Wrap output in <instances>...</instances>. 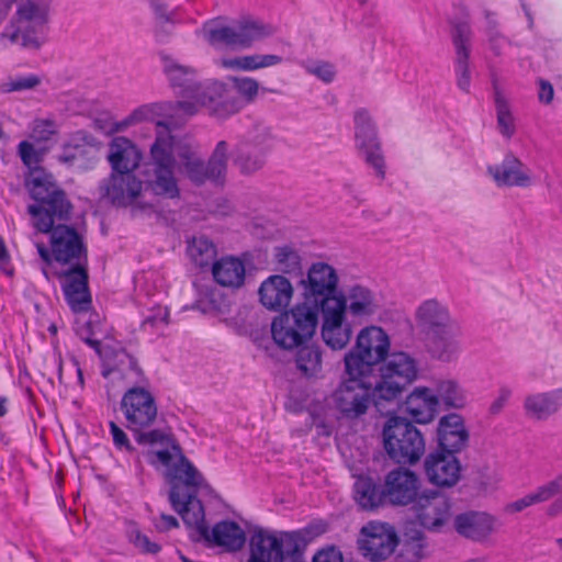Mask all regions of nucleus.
<instances>
[{
    "mask_svg": "<svg viewBox=\"0 0 562 562\" xmlns=\"http://www.w3.org/2000/svg\"><path fill=\"white\" fill-rule=\"evenodd\" d=\"M227 151V144L224 140L217 143L207 164V171L211 179H217L225 172L228 160Z\"/></svg>",
    "mask_w": 562,
    "mask_h": 562,
    "instance_id": "obj_53",
    "label": "nucleus"
},
{
    "mask_svg": "<svg viewBox=\"0 0 562 562\" xmlns=\"http://www.w3.org/2000/svg\"><path fill=\"white\" fill-rule=\"evenodd\" d=\"M319 316L308 307L296 303L290 310L273 317L270 331L273 342L283 350H293L315 335Z\"/></svg>",
    "mask_w": 562,
    "mask_h": 562,
    "instance_id": "obj_8",
    "label": "nucleus"
},
{
    "mask_svg": "<svg viewBox=\"0 0 562 562\" xmlns=\"http://www.w3.org/2000/svg\"><path fill=\"white\" fill-rule=\"evenodd\" d=\"M313 562H342V555L335 548H328L319 551L314 557Z\"/></svg>",
    "mask_w": 562,
    "mask_h": 562,
    "instance_id": "obj_60",
    "label": "nucleus"
},
{
    "mask_svg": "<svg viewBox=\"0 0 562 562\" xmlns=\"http://www.w3.org/2000/svg\"><path fill=\"white\" fill-rule=\"evenodd\" d=\"M233 88L247 103H251L259 94V81L248 76H235L229 79Z\"/></svg>",
    "mask_w": 562,
    "mask_h": 562,
    "instance_id": "obj_51",
    "label": "nucleus"
},
{
    "mask_svg": "<svg viewBox=\"0 0 562 562\" xmlns=\"http://www.w3.org/2000/svg\"><path fill=\"white\" fill-rule=\"evenodd\" d=\"M383 443L390 458L398 463H415L425 451L420 431L400 417H392L384 425Z\"/></svg>",
    "mask_w": 562,
    "mask_h": 562,
    "instance_id": "obj_10",
    "label": "nucleus"
},
{
    "mask_svg": "<svg viewBox=\"0 0 562 562\" xmlns=\"http://www.w3.org/2000/svg\"><path fill=\"white\" fill-rule=\"evenodd\" d=\"M539 100L543 103H550L553 99V87L548 81H540Z\"/></svg>",
    "mask_w": 562,
    "mask_h": 562,
    "instance_id": "obj_63",
    "label": "nucleus"
},
{
    "mask_svg": "<svg viewBox=\"0 0 562 562\" xmlns=\"http://www.w3.org/2000/svg\"><path fill=\"white\" fill-rule=\"evenodd\" d=\"M201 476L203 475L201 474ZM166 479L172 484L169 493V502L172 508L181 516L188 528L193 529L201 538L209 539L210 535L205 522L204 507L195 496V492L190 491L203 487L205 481H202L200 485H189L180 480H172L168 476Z\"/></svg>",
    "mask_w": 562,
    "mask_h": 562,
    "instance_id": "obj_12",
    "label": "nucleus"
},
{
    "mask_svg": "<svg viewBox=\"0 0 562 562\" xmlns=\"http://www.w3.org/2000/svg\"><path fill=\"white\" fill-rule=\"evenodd\" d=\"M177 158L184 173L195 183L211 179L207 166L199 157L195 148L178 138L165 124H158L157 137L149 148V158L145 165V176L149 189L168 199L179 195L176 178Z\"/></svg>",
    "mask_w": 562,
    "mask_h": 562,
    "instance_id": "obj_3",
    "label": "nucleus"
},
{
    "mask_svg": "<svg viewBox=\"0 0 562 562\" xmlns=\"http://www.w3.org/2000/svg\"><path fill=\"white\" fill-rule=\"evenodd\" d=\"M162 70L170 85L179 89L183 100L178 101L175 111L183 116L196 114L202 106L214 102L215 97L225 90V85L217 80H198V70L179 60L162 56Z\"/></svg>",
    "mask_w": 562,
    "mask_h": 562,
    "instance_id": "obj_5",
    "label": "nucleus"
},
{
    "mask_svg": "<svg viewBox=\"0 0 562 562\" xmlns=\"http://www.w3.org/2000/svg\"><path fill=\"white\" fill-rule=\"evenodd\" d=\"M379 375L374 383L371 375H352L344 368L345 378L334 391L331 398L336 409L348 419L364 415L372 397L392 402L419 376L418 361L411 355L398 351L379 367Z\"/></svg>",
    "mask_w": 562,
    "mask_h": 562,
    "instance_id": "obj_2",
    "label": "nucleus"
},
{
    "mask_svg": "<svg viewBox=\"0 0 562 562\" xmlns=\"http://www.w3.org/2000/svg\"><path fill=\"white\" fill-rule=\"evenodd\" d=\"M42 83V78L35 74L10 76L0 82V93L35 90Z\"/></svg>",
    "mask_w": 562,
    "mask_h": 562,
    "instance_id": "obj_46",
    "label": "nucleus"
},
{
    "mask_svg": "<svg viewBox=\"0 0 562 562\" xmlns=\"http://www.w3.org/2000/svg\"><path fill=\"white\" fill-rule=\"evenodd\" d=\"M486 175L501 189H526L535 184L531 169L513 153L506 154L497 164L487 165Z\"/></svg>",
    "mask_w": 562,
    "mask_h": 562,
    "instance_id": "obj_20",
    "label": "nucleus"
},
{
    "mask_svg": "<svg viewBox=\"0 0 562 562\" xmlns=\"http://www.w3.org/2000/svg\"><path fill=\"white\" fill-rule=\"evenodd\" d=\"M169 324V311L167 307L156 306L149 311L143 322V328L153 333L162 331Z\"/></svg>",
    "mask_w": 562,
    "mask_h": 562,
    "instance_id": "obj_55",
    "label": "nucleus"
},
{
    "mask_svg": "<svg viewBox=\"0 0 562 562\" xmlns=\"http://www.w3.org/2000/svg\"><path fill=\"white\" fill-rule=\"evenodd\" d=\"M195 35L211 46L226 45L234 48V23L228 24L224 16L207 20L195 31Z\"/></svg>",
    "mask_w": 562,
    "mask_h": 562,
    "instance_id": "obj_38",
    "label": "nucleus"
},
{
    "mask_svg": "<svg viewBox=\"0 0 562 562\" xmlns=\"http://www.w3.org/2000/svg\"><path fill=\"white\" fill-rule=\"evenodd\" d=\"M160 521H161V524L158 525V528L161 530H169V529L179 527V522H178L177 518H175L173 516H170V515L161 514Z\"/></svg>",
    "mask_w": 562,
    "mask_h": 562,
    "instance_id": "obj_64",
    "label": "nucleus"
},
{
    "mask_svg": "<svg viewBox=\"0 0 562 562\" xmlns=\"http://www.w3.org/2000/svg\"><path fill=\"white\" fill-rule=\"evenodd\" d=\"M438 405L447 408L463 409L469 404L467 391L454 380H441L437 382L435 390Z\"/></svg>",
    "mask_w": 562,
    "mask_h": 562,
    "instance_id": "obj_42",
    "label": "nucleus"
},
{
    "mask_svg": "<svg viewBox=\"0 0 562 562\" xmlns=\"http://www.w3.org/2000/svg\"><path fill=\"white\" fill-rule=\"evenodd\" d=\"M453 527L460 536L483 543L498 530L499 520L490 513L470 510L457 515Z\"/></svg>",
    "mask_w": 562,
    "mask_h": 562,
    "instance_id": "obj_22",
    "label": "nucleus"
},
{
    "mask_svg": "<svg viewBox=\"0 0 562 562\" xmlns=\"http://www.w3.org/2000/svg\"><path fill=\"white\" fill-rule=\"evenodd\" d=\"M109 427L113 443L116 449L123 452L132 453L134 451V447L132 446L126 432L114 422H110Z\"/></svg>",
    "mask_w": 562,
    "mask_h": 562,
    "instance_id": "obj_56",
    "label": "nucleus"
},
{
    "mask_svg": "<svg viewBox=\"0 0 562 562\" xmlns=\"http://www.w3.org/2000/svg\"><path fill=\"white\" fill-rule=\"evenodd\" d=\"M414 321L416 328L425 336L457 323L448 306L437 299L423 301L414 312Z\"/></svg>",
    "mask_w": 562,
    "mask_h": 562,
    "instance_id": "obj_28",
    "label": "nucleus"
},
{
    "mask_svg": "<svg viewBox=\"0 0 562 562\" xmlns=\"http://www.w3.org/2000/svg\"><path fill=\"white\" fill-rule=\"evenodd\" d=\"M103 361L102 374L112 380H122L126 384L145 382L142 369L136 360L116 341H105L98 348Z\"/></svg>",
    "mask_w": 562,
    "mask_h": 562,
    "instance_id": "obj_17",
    "label": "nucleus"
},
{
    "mask_svg": "<svg viewBox=\"0 0 562 562\" xmlns=\"http://www.w3.org/2000/svg\"><path fill=\"white\" fill-rule=\"evenodd\" d=\"M494 101L498 132L504 138L510 139L516 133V119L512 112L509 102L498 90L495 91Z\"/></svg>",
    "mask_w": 562,
    "mask_h": 562,
    "instance_id": "obj_43",
    "label": "nucleus"
},
{
    "mask_svg": "<svg viewBox=\"0 0 562 562\" xmlns=\"http://www.w3.org/2000/svg\"><path fill=\"white\" fill-rule=\"evenodd\" d=\"M452 40L456 48L457 86L463 92L469 93L471 88L469 59L472 40V32L470 27L467 24L458 25L453 32Z\"/></svg>",
    "mask_w": 562,
    "mask_h": 562,
    "instance_id": "obj_30",
    "label": "nucleus"
},
{
    "mask_svg": "<svg viewBox=\"0 0 562 562\" xmlns=\"http://www.w3.org/2000/svg\"><path fill=\"white\" fill-rule=\"evenodd\" d=\"M188 254L195 265L204 267L213 261L216 251L214 245L207 238L198 237L189 244Z\"/></svg>",
    "mask_w": 562,
    "mask_h": 562,
    "instance_id": "obj_48",
    "label": "nucleus"
},
{
    "mask_svg": "<svg viewBox=\"0 0 562 562\" xmlns=\"http://www.w3.org/2000/svg\"><path fill=\"white\" fill-rule=\"evenodd\" d=\"M0 269L8 276L12 274V268L10 266V257L4 246V243L0 238Z\"/></svg>",
    "mask_w": 562,
    "mask_h": 562,
    "instance_id": "obj_62",
    "label": "nucleus"
},
{
    "mask_svg": "<svg viewBox=\"0 0 562 562\" xmlns=\"http://www.w3.org/2000/svg\"><path fill=\"white\" fill-rule=\"evenodd\" d=\"M425 472L430 483L441 487H451L461 477V463L456 453L440 449L426 458Z\"/></svg>",
    "mask_w": 562,
    "mask_h": 562,
    "instance_id": "obj_24",
    "label": "nucleus"
},
{
    "mask_svg": "<svg viewBox=\"0 0 562 562\" xmlns=\"http://www.w3.org/2000/svg\"><path fill=\"white\" fill-rule=\"evenodd\" d=\"M249 562H304L292 535L259 531L251 537Z\"/></svg>",
    "mask_w": 562,
    "mask_h": 562,
    "instance_id": "obj_13",
    "label": "nucleus"
},
{
    "mask_svg": "<svg viewBox=\"0 0 562 562\" xmlns=\"http://www.w3.org/2000/svg\"><path fill=\"white\" fill-rule=\"evenodd\" d=\"M462 328L457 322L426 337V348L430 357L439 362L451 363L458 360L461 346Z\"/></svg>",
    "mask_w": 562,
    "mask_h": 562,
    "instance_id": "obj_23",
    "label": "nucleus"
},
{
    "mask_svg": "<svg viewBox=\"0 0 562 562\" xmlns=\"http://www.w3.org/2000/svg\"><path fill=\"white\" fill-rule=\"evenodd\" d=\"M283 63V57L277 54H249L222 56L214 59V65L224 70L252 72L272 68Z\"/></svg>",
    "mask_w": 562,
    "mask_h": 562,
    "instance_id": "obj_31",
    "label": "nucleus"
},
{
    "mask_svg": "<svg viewBox=\"0 0 562 562\" xmlns=\"http://www.w3.org/2000/svg\"><path fill=\"white\" fill-rule=\"evenodd\" d=\"M120 411L128 430L144 448V457L165 476L189 485L202 484L200 471L183 456L172 435L164 429L150 428L158 416L155 395L146 381L131 386L122 395Z\"/></svg>",
    "mask_w": 562,
    "mask_h": 562,
    "instance_id": "obj_1",
    "label": "nucleus"
},
{
    "mask_svg": "<svg viewBox=\"0 0 562 562\" xmlns=\"http://www.w3.org/2000/svg\"><path fill=\"white\" fill-rule=\"evenodd\" d=\"M143 183L132 172L112 173L105 187L109 199L117 205H132L145 210L146 204L140 202Z\"/></svg>",
    "mask_w": 562,
    "mask_h": 562,
    "instance_id": "obj_25",
    "label": "nucleus"
},
{
    "mask_svg": "<svg viewBox=\"0 0 562 562\" xmlns=\"http://www.w3.org/2000/svg\"><path fill=\"white\" fill-rule=\"evenodd\" d=\"M210 538L216 546L223 547L227 551L240 550L246 542L244 529L233 520H223L217 522L212 530L209 529Z\"/></svg>",
    "mask_w": 562,
    "mask_h": 562,
    "instance_id": "obj_37",
    "label": "nucleus"
},
{
    "mask_svg": "<svg viewBox=\"0 0 562 562\" xmlns=\"http://www.w3.org/2000/svg\"><path fill=\"white\" fill-rule=\"evenodd\" d=\"M562 491V475L557 476L552 481L537 487L535 491L524 495L522 497L507 503L504 512L508 515H514L524 512L525 509L544 503L551 499L554 495Z\"/></svg>",
    "mask_w": 562,
    "mask_h": 562,
    "instance_id": "obj_35",
    "label": "nucleus"
},
{
    "mask_svg": "<svg viewBox=\"0 0 562 562\" xmlns=\"http://www.w3.org/2000/svg\"><path fill=\"white\" fill-rule=\"evenodd\" d=\"M321 337L331 350L345 349L353 335V322L336 300L325 302L319 308Z\"/></svg>",
    "mask_w": 562,
    "mask_h": 562,
    "instance_id": "obj_16",
    "label": "nucleus"
},
{
    "mask_svg": "<svg viewBox=\"0 0 562 562\" xmlns=\"http://www.w3.org/2000/svg\"><path fill=\"white\" fill-rule=\"evenodd\" d=\"M426 542L422 533L416 532L401 544L397 559L400 562H418L425 557Z\"/></svg>",
    "mask_w": 562,
    "mask_h": 562,
    "instance_id": "obj_49",
    "label": "nucleus"
},
{
    "mask_svg": "<svg viewBox=\"0 0 562 562\" xmlns=\"http://www.w3.org/2000/svg\"><path fill=\"white\" fill-rule=\"evenodd\" d=\"M339 278L336 270L324 262L313 263L306 276L301 279V297L299 304L308 307L319 316V308L329 300H338L336 295Z\"/></svg>",
    "mask_w": 562,
    "mask_h": 562,
    "instance_id": "obj_11",
    "label": "nucleus"
},
{
    "mask_svg": "<svg viewBox=\"0 0 562 562\" xmlns=\"http://www.w3.org/2000/svg\"><path fill=\"white\" fill-rule=\"evenodd\" d=\"M336 303L342 307L355 324L369 322L383 311L381 295L363 284H353L347 288L346 293L339 295Z\"/></svg>",
    "mask_w": 562,
    "mask_h": 562,
    "instance_id": "obj_19",
    "label": "nucleus"
},
{
    "mask_svg": "<svg viewBox=\"0 0 562 562\" xmlns=\"http://www.w3.org/2000/svg\"><path fill=\"white\" fill-rule=\"evenodd\" d=\"M391 340L380 326H366L358 333L355 345L345 353L344 367L352 375H372L375 366H381L390 355Z\"/></svg>",
    "mask_w": 562,
    "mask_h": 562,
    "instance_id": "obj_7",
    "label": "nucleus"
},
{
    "mask_svg": "<svg viewBox=\"0 0 562 562\" xmlns=\"http://www.w3.org/2000/svg\"><path fill=\"white\" fill-rule=\"evenodd\" d=\"M276 269L283 273H292L300 269L301 257L291 246L283 245L273 249Z\"/></svg>",
    "mask_w": 562,
    "mask_h": 562,
    "instance_id": "obj_47",
    "label": "nucleus"
},
{
    "mask_svg": "<svg viewBox=\"0 0 562 562\" xmlns=\"http://www.w3.org/2000/svg\"><path fill=\"white\" fill-rule=\"evenodd\" d=\"M53 0H0V24L8 18L13 5L15 10L0 34V44L21 45L27 49H38L44 38L42 33L50 21Z\"/></svg>",
    "mask_w": 562,
    "mask_h": 562,
    "instance_id": "obj_4",
    "label": "nucleus"
},
{
    "mask_svg": "<svg viewBox=\"0 0 562 562\" xmlns=\"http://www.w3.org/2000/svg\"><path fill=\"white\" fill-rule=\"evenodd\" d=\"M419 487V479L413 471L398 468L385 476L383 496L393 505H413L420 494Z\"/></svg>",
    "mask_w": 562,
    "mask_h": 562,
    "instance_id": "obj_21",
    "label": "nucleus"
},
{
    "mask_svg": "<svg viewBox=\"0 0 562 562\" xmlns=\"http://www.w3.org/2000/svg\"><path fill=\"white\" fill-rule=\"evenodd\" d=\"M142 151L126 137H115L109 145L108 159L116 172H133L142 160Z\"/></svg>",
    "mask_w": 562,
    "mask_h": 562,
    "instance_id": "obj_33",
    "label": "nucleus"
},
{
    "mask_svg": "<svg viewBox=\"0 0 562 562\" xmlns=\"http://www.w3.org/2000/svg\"><path fill=\"white\" fill-rule=\"evenodd\" d=\"M168 111V104L165 103H150L144 104L135 109L124 120L115 123L106 132H123L131 125L139 123H153L155 125V138L157 137L158 124H165L169 130L170 127L160 120V116Z\"/></svg>",
    "mask_w": 562,
    "mask_h": 562,
    "instance_id": "obj_36",
    "label": "nucleus"
},
{
    "mask_svg": "<svg viewBox=\"0 0 562 562\" xmlns=\"http://www.w3.org/2000/svg\"><path fill=\"white\" fill-rule=\"evenodd\" d=\"M47 233L49 234V247L38 240H35L34 245L45 265L42 271L48 279L47 266L54 261L61 265L80 263L81 258L86 256V250L81 236L71 226L55 225L54 223Z\"/></svg>",
    "mask_w": 562,
    "mask_h": 562,
    "instance_id": "obj_9",
    "label": "nucleus"
},
{
    "mask_svg": "<svg viewBox=\"0 0 562 562\" xmlns=\"http://www.w3.org/2000/svg\"><path fill=\"white\" fill-rule=\"evenodd\" d=\"M56 132V125L48 120L33 122L31 137L35 140H47Z\"/></svg>",
    "mask_w": 562,
    "mask_h": 562,
    "instance_id": "obj_57",
    "label": "nucleus"
},
{
    "mask_svg": "<svg viewBox=\"0 0 562 562\" xmlns=\"http://www.w3.org/2000/svg\"><path fill=\"white\" fill-rule=\"evenodd\" d=\"M383 498V491L380 492L371 479L360 476L356 481L355 499L363 509L378 507Z\"/></svg>",
    "mask_w": 562,
    "mask_h": 562,
    "instance_id": "obj_45",
    "label": "nucleus"
},
{
    "mask_svg": "<svg viewBox=\"0 0 562 562\" xmlns=\"http://www.w3.org/2000/svg\"><path fill=\"white\" fill-rule=\"evenodd\" d=\"M358 546L363 557L372 562H380L393 554L398 546V537L391 525L370 521L361 528Z\"/></svg>",
    "mask_w": 562,
    "mask_h": 562,
    "instance_id": "obj_18",
    "label": "nucleus"
},
{
    "mask_svg": "<svg viewBox=\"0 0 562 562\" xmlns=\"http://www.w3.org/2000/svg\"><path fill=\"white\" fill-rule=\"evenodd\" d=\"M58 276L63 279L64 293L71 310L87 311L91 300L88 291V276L81 263L75 265V268Z\"/></svg>",
    "mask_w": 562,
    "mask_h": 562,
    "instance_id": "obj_29",
    "label": "nucleus"
},
{
    "mask_svg": "<svg viewBox=\"0 0 562 562\" xmlns=\"http://www.w3.org/2000/svg\"><path fill=\"white\" fill-rule=\"evenodd\" d=\"M502 477L496 471L488 472L481 476L480 484L484 491H493L497 488Z\"/></svg>",
    "mask_w": 562,
    "mask_h": 562,
    "instance_id": "obj_61",
    "label": "nucleus"
},
{
    "mask_svg": "<svg viewBox=\"0 0 562 562\" xmlns=\"http://www.w3.org/2000/svg\"><path fill=\"white\" fill-rule=\"evenodd\" d=\"M214 280L226 288H239L245 281V265L235 257H224L213 265Z\"/></svg>",
    "mask_w": 562,
    "mask_h": 562,
    "instance_id": "obj_40",
    "label": "nucleus"
},
{
    "mask_svg": "<svg viewBox=\"0 0 562 562\" xmlns=\"http://www.w3.org/2000/svg\"><path fill=\"white\" fill-rule=\"evenodd\" d=\"M308 75L316 77L324 83H331L337 75L336 66L327 60L308 59L302 64Z\"/></svg>",
    "mask_w": 562,
    "mask_h": 562,
    "instance_id": "obj_50",
    "label": "nucleus"
},
{
    "mask_svg": "<svg viewBox=\"0 0 562 562\" xmlns=\"http://www.w3.org/2000/svg\"><path fill=\"white\" fill-rule=\"evenodd\" d=\"M294 286L282 274H272L265 279L258 289L259 303L270 312H280L292 302Z\"/></svg>",
    "mask_w": 562,
    "mask_h": 562,
    "instance_id": "obj_26",
    "label": "nucleus"
},
{
    "mask_svg": "<svg viewBox=\"0 0 562 562\" xmlns=\"http://www.w3.org/2000/svg\"><path fill=\"white\" fill-rule=\"evenodd\" d=\"M224 90L215 97V100L211 104H206L203 108H206L210 114L218 120H225L241 110L240 101L231 98L227 100L220 101L218 99L222 97Z\"/></svg>",
    "mask_w": 562,
    "mask_h": 562,
    "instance_id": "obj_52",
    "label": "nucleus"
},
{
    "mask_svg": "<svg viewBox=\"0 0 562 562\" xmlns=\"http://www.w3.org/2000/svg\"><path fill=\"white\" fill-rule=\"evenodd\" d=\"M437 400L435 391L427 386H417L408 394L405 408L416 423L427 424L437 413Z\"/></svg>",
    "mask_w": 562,
    "mask_h": 562,
    "instance_id": "obj_34",
    "label": "nucleus"
},
{
    "mask_svg": "<svg viewBox=\"0 0 562 562\" xmlns=\"http://www.w3.org/2000/svg\"><path fill=\"white\" fill-rule=\"evenodd\" d=\"M524 407L529 416L546 418L562 407V389L530 394L526 397Z\"/></svg>",
    "mask_w": 562,
    "mask_h": 562,
    "instance_id": "obj_41",
    "label": "nucleus"
},
{
    "mask_svg": "<svg viewBox=\"0 0 562 562\" xmlns=\"http://www.w3.org/2000/svg\"><path fill=\"white\" fill-rule=\"evenodd\" d=\"M296 367L307 378H319L323 372L322 351L315 346H305L296 355Z\"/></svg>",
    "mask_w": 562,
    "mask_h": 562,
    "instance_id": "obj_44",
    "label": "nucleus"
},
{
    "mask_svg": "<svg viewBox=\"0 0 562 562\" xmlns=\"http://www.w3.org/2000/svg\"><path fill=\"white\" fill-rule=\"evenodd\" d=\"M26 188L37 204L27 206L31 224L37 232H48L56 221L67 220L71 205L58 189L52 175L33 168L26 178Z\"/></svg>",
    "mask_w": 562,
    "mask_h": 562,
    "instance_id": "obj_6",
    "label": "nucleus"
},
{
    "mask_svg": "<svg viewBox=\"0 0 562 562\" xmlns=\"http://www.w3.org/2000/svg\"><path fill=\"white\" fill-rule=\"evenodd\" d=\"M411 510L416 524L430 532H442L452 517L449 498L434 490L420 492Z\"/></svg>",
    "mask_w": 562,
    "mask_h": 562,
    "instance_id": "obj_14",
    "label": "nucleus"
},
{
    "mask_svg": "<svg viewBox=\"0 0 562 562\" xmlns=\"http://www.w3.org/2000/svg\"><path fill=\"white\" fill-rule=\"evenodd\" d=\"M355 142L359 155L383 179L385 176V161L376 126L366 109H358L353 114Z\"/></svg>",
    "mask_w": 562,
    "mask_h": 562,
    "instance_id": "obj_15",
    "label": "nucleus"
},
{
    "mask_svg": "<svg viewBox=\"0 0 562 562\" xmlns=\"http://www.w3.org/2000/svg\"><path fill=\"white\" fill-rule=\"evenodd\" d=\"M127 537L130 542L142 553L156 554L160 551V546L150 541L135 525L128 527Z\"/></svg>",
    "mask_w": 562,
    "mask_h": 562,
    "instance_id": "obj_54",
    "label": "nucleus"
},
{
    "mask_svg": "<svg viewBox=\"0 0 562 562\" xmlns=\"http://www.w3.org/2000/svg\"><path fill=\"white\" fill-rule=\"evenodd\" d=\"M512 396V391L508 387H501L496 397L490 405V413L492 415L499 414Z\"/></svg>",
    "mask_w": 562,
    "mask_h": 562,
    "instance_id": "obj_59",
    "label": "nucleus"
},
{
    "mask_svg": "<svg viewBox=\"0 0 562 562\" xmlns=\"http://www.w3.org/2000/svg\"><path fill=\"white\" fill-rule=\"evenodd\" d=\"M438 445L447 452H460L467 448L470 432L464 418L456 413L442 416L437 426Z\"/></svg>",
    "mask_w": 562,
    "mask_h": 562,
    "instance_id": "obj_27",
    "label": "nucleus"
},
{
    "mask_svg": "<svg viewBox=\"0 0 562 562\" xmlns=\"http://www.w3.org/2000/svg\"><path fill=\"white\" fill-rule=\"evenodd\" d=\"M274 33L271 24L254 16H241L234 21V48H250Z\"/></svg>",
    "mask_w": 562,
    "mask_h": 562,
    "instance_id": "obj_32",
    "label": "nucleus"
},
{
    "mask_svg": "<svg viewBox=\"0 0 562 562\" xmlns=\"http://www.w3.org/2000/svg\"><path fill=\"white\" fill-rule=\"evenodd\" d=\"M148 5L156 22L154 31L156 41L159 43L168 42L172 34L168 25L180 23V8L169 9L165 0H148Z\"/></svg>",
    "mask_w": 562,
    "mask_h": 562,
    "instance_id": "obj_39",
    "label": "nucleus"
},
{
    "mask_svg": "<svg viewBox=\"0 0 562 562\" xmlns=\"http://www.w3.org/2000/svg\"><path fill=\"white\" fill-rule=\"evenodd\" d=\"M19 154L22 161L31 168L40 161L41 153L36 150L33 144L24 140L19 145Z\"/></svg>",
    "mask_w": 562,
    "mask_h": 562,
    "instance_id": "obj_58",
    "label": "nucleus"
}]
</instances>
